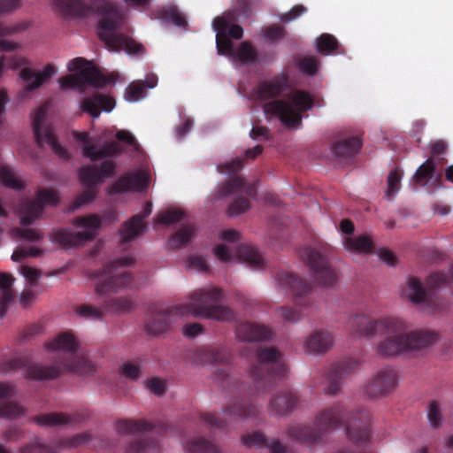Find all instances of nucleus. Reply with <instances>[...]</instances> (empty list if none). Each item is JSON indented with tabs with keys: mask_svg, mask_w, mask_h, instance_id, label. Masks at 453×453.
I'll return each instance as SVG.
<instances>
[{
	"mask_svg": "<svg viewBox=\"0 0 453 453\" xmlns=\"http://www.w3.org/2000/svg\"><path fill=\"white\" fill-rule=\"evenodd\" d=\"M349 322L357 337L379 335L376 350L385 357L420 349L436 339L432 333L410 329L404 320L396 317L372 319L361 314L352 317Z\"/></svg>",
	"mask_w": 453,
	"mask_h": 453,
	"instance_id": "nucleus-1",
	"label": "nucleus"
},
{
	"mask_svg": "<svg viewBox=\"0 0 453 453\" xmlns=\"http://www.w3.org/2000/svg\"><path fill=\"white\" fill-rule=\"evenodd\" d=\"M55 4L66 15L86 16L91 13L101 16L97 34L110 50H124L133 56L143 54V46L128 35L124 17L110 0H91L89 4H86L84 0H56Z\"/></svg>",
	"mask_w": 453,
	"mask_h": 453,
	"instance_id": "nucleus-2",
	"label": "nucleus"
},
{
	"mask_svg": "<svg viewBox=\"0 0 453 453\" xmlns=\"http://www.w3.org/2000/svg\"><path fill=\"white\" fill-rule=\"evenodd\" d=\"M221 298V292L215 287H206L194 291L186 301L171 309L160 308L153 313L147 323L150 334L159 335L167 332L171 325L181 317L191 315L196 318L229 320L231 311L215 303Z\"/></svg>",
	"mask_w": 453,
	"mask_h": 453,
	"instance_id": "nucleus-3",
	"label": "nucleus"
},
{
	"mask_svg": "<svg viewBox=\"0 0 453 453\" xmlns=\"http://www.w3.org/2000/svg\"><path fill=\"white\" fill-rule=\"evenodd\" d=\"M73 137L82 143V154L91 160H104L100 170L91 166H84L81 169L80 180L85 187L84 192L75 200L72 210H75L83 204L92 202L96 194V187L105 178L111 177L115 171V164L111 157L120 153L121 149L119 142L105 144L103 148L96 147L98 139L91 138L88 133H74Z\"/></svg>",
	"mask_w": 453,
	"mask_h": 453,
	"instance_id": "nucleus-4",
	"label": "nucleus"
},
{
	"mask_svg": "<svg viewBox=\"0 0 453 453\" xmlns=\"http://www.w3.org/2000/svg\"><path fill=\"white\" fill-rule=\"evenodd\" d=\"M242 14H246L245 8L226 12L212 21L218 53L228 58L235 65L252 64L257 57L255 50L249 42L236 43L231 40L242 37V27L234 23L235 18Z\"/></svg>",
	"mask_w": 453,
	"mask_h": 453,
	"instance_id": "nucleus-5",
	"label": "nucleus"
},
{
	"mask_svg": "<svg viewBox=\"0 0 453 453\" xmlns=\"http://www.w3.org/2000/svg\"><path fill=\"white\" fill-rule=\"evenodd\" d=\"M50 352H56L58 363L55 366L32 365L27 369V377L33 380H51L64 371H80L84 362L83 355L79 351L78 344L73 336L63 333L47 344Z\"/></svg>",
	"mask_w": 453,
	"mask_h": 453,
	"instance_id": "nucleus-6",
	"label": "nucleus"
},
{
	"mask_svg": "<svg viewBox=\"0 0 453 453\" xmlns=\"http://www.w3.org/2000/svg\"><path fill=\"white\" fill-rule=\"evenodd\" d=\"M311 96L301 90L288 94L283 100H274L262 105L265 115L276 116L288 127H296L302 121L303 113L312 109Z\"/></svg>",
	"mask_w": 453,
	"mask_h": 453,
	"instance_id": "nucleus-7",
	"label": "nucleus"
},
{
	"mask_svg": "<svg viewBox=\"0 0 453 453\" xmlns=\"http://www.w3.org/2000/svg\"><path fill=\"white\" fill-rule=\"evenodd\" d=\"M219 238L226 243L215 246V257L224 263L241 262L254 270L262 269L265 260L255 249L248 245H234L239 240V234L232 229L224 230Z\"/></svg>",
	"mask_w": 453,
	"mask_h": 453,
	"instance_id": "nucleus-8",
	"label": "nucleus"
},
{
	"mask_svg": "<svg viewBox=\"0 0 453 453\" xmlns=\"http://www.w3.org/2000/svg\"><path fill=\"white\" fill-rule=\"evenodd\" d=\"M132 263L130 258H122L118 262H111L101 270L89 274L95 294L99 298H106L126 289L131 283L130 275L122 268Z\"/></svg>",
	"mask_w": 453,
	"mask_h": 453,
	"instance_id": "nucleus-9",
	"label": "nucleus"
},
{
	"mask_svg": "<svg viewBox=\"0 0 453 453\" xmlns=\"http://www.w3.org/2000/svg\"><path fill=\"white\" fill-rule=\"evenodd\" d=\"M116 220L118 216L115 213H110L103 218L96 214L77 218L73 221L75 230L58 229L52 232L50 239L53 242L63 246L79 245L93 239L105 222L111 223Z\"/></svg>",
	"mask_w": 453,
	"mask_h": 453,
	"instance_id": "nucleus-10",
	"label": "nucleus"
},
{
	"mask_svg": "<svg viewBox=\"0 0 453 453\" xmlns=\"http://www.w3.org/2000/svg\"><path fill=\"white\" fill-rule=\"evenodd\" d=\"M67 69L75 73L58 79L59 87L62 89L73 88L83 93L86 86L100 88L110 82V80L104 77L90 62L83 58H76L69 61Z\"/></svg>",
	"mask_w": 453,
	"mask_h": 453,
	"instance_id": "nucleus-11",
	"label": "nucleus"
},
{
	"mask_svg": "<svg viewBox=\"0 0 453 453\" xmlns=\"http://www.w3.org/2000/svg\"><path fill=\"white\" fill-rule=\"evenodd\" d=\"M342 418L340 410L326 411L317 418L314 430L296 426L289 429V435L297 441L310 444L319 440L324 433L336 428L341 424Z\"/></svg>",
	"mask_w": 453,
	"mask_h": 453,
	"instance_id": "nucleus-12",
	"label": "nucleus"
},
{
	"mask_svg": "<svg viewBox=\"0 0 453 453\" xmlns=\"http://www.w3.org/2000/svg\"><path fill=\"white\" fill-rule=\"evenodd\" d=\"M50 108L49 104L39 107L32 115V127L35 137L39 145L47 144L61 157H67L66 150L62 147L55 138L50 127L46 123V114Z\"/></svg>",
	"mask_w": 453,
	"mask_h": 453,
	"instance_id": "nucleus-13",
	"label": "nucleus"
},
{
	"mask_svg": "<svg viewBox=\"0 0 453 453\" xmlns=\"http://www.w3.org/2000/svg\"><path fill=\"white\" fill-rule=\"evenodd\" d=\"M156 222L166 226L175 222H182L181 227L169 240V245L172 248H181L191 242L194 235V227L187 223L186 214L181 210L166 211L157 218Z\"/></svg>",
	"mask_w": 453,
	"mask_h": 453,
	"instance_id": "nucleus-14",
	"label": "nucleus"
},
{
	"mask_svg": "<svg viewBox=\"0 0 453 453\" xmlns=\"http://www.w3.org/2000/svg\"><path fill=\"white\" fill-rule=\"evenodd\" d=\"M59 201L58 194L51 189L41 190L35 201L23 203L18 214L22 225L31 224L37 219L45 206L56 205Z\"/></svg>",
	"mask_w": 453,
	"mask_h": 453,
	"instance_id": "nucleus-15",
	"label": "nucleus"
},
{
	"mask_svg": "<svg viewBox=\"0 0 453 453\" xmlns=\"http://www.w3.org/2000/svg\"><path fill=\"white\" fill-rule=\"evenodd\" d=\"M301 257L310 265L314 279L319 284L331 286L334 283L337 279L335 273L317 250L311 248H304L301 251Z\"/></svg>",
	"mask_w": 453,
	"mask_h": 453,
	"instance_id": "nucleus-16",
	"label": "nucleus"
},
{
	"mask_svg": "<svg viewBox=\"0 0 453 453\" xmlns=\"http://www.w3.org/2000/svg\"><path fill=\"white\" fill-rule=\"evenodd\" d=\"M283 372L280 353L274 349H266L257 354V361L251 365L250 375L257 380L264 373L272 372L273 376H280Z\"/></svg>",
	"mask_w": 453,
	"mask_h": 453,
	"instance_id": "nucleus-17",
	"label": "nucleus"
},
{
	"mask_svg": "<svg viewBox=\"0 0 453 453\" xmlns=\"http://www.w3.org/2000/svg\"><path fill=\"white\" fill-rule=\"evenodd\" d=\"M149 173L146 168H140L129 174L123 176L115 185L108 190L109 194H116L127 191H144L147 188Z\"/></svg>",
	"mask_w": 453,
	"mask_h": 453,
	"instance_id": "nucleus-18",
	"label": "nucleus"
},
{
	"mask_svg": "<svg viewBox=\"0 0 453 453\" xmlns=\"http://www.w3.org/2000/svg\"><path fill=\"white\" fill-rule=\"evenodd\" d=\"M14 394L12 385L0 382V418H15L25 413V409L19 403L9 401Z\"/></svg>",
	"mask_w": 453,
	"mask_h": 453,
	"instance_id": "nucleus-19",
	"label": "nucleus"
},
{
	"mask_svg": "<svg viewBox=\"0 0 453 453\" xmlns=\"http://www.w3.org/2000/svg\"><path fill=\"white\" fill-rule=\"evenodd\" d=\"M152 204L147 203L142 211L134 216L130 220L127 221L120 229V239L123 242H127L137 237L145 230L143 220L151 213Z\"/></svg>",
	"mask_w": 453,
	"mask_h": 453,
	"instance_id": "nucleus-20",
	"label": "nucleus"
},
{
	"mask_svg": "<svg viewBox=\"0 0 453 453\" xmlns=\"http://www.w3.org/2000/svg\"><path fill=\"white\" fill-rule=\"evenodd\" d=\"M81 109L91 115L94 119L100 116L101 111H111L115 107V101L112 97L97 93L92 97L84 98L80 104Z\"/></svg>",
	"mask_w": 453,
	"mask_h": 453,
	"instance_id": "nucleus-21",
	"label": "nucleus"
},
{
	"mask_svg": "<svg viewBox=\"0 0 453 453\" xmlns=\"http://www.w3.org/2000/svg\"><path fill=\"white\" fill-rule=\"evenodd\" d=\"M56 73L54 65H47L42 70L25 68L21 70L19 75L26 83L25 89L28 91L38 88Z\"/></svg>",
	"mask_w": 453,
	"mask_h": 453,
	"instance_id": "nucleus-22",
	"label": "nucleus"
},
{
	"mask_svg": "<svg viewBox=\"0 0 453 453\" xmlns=\"http://www.w3.org/2000/svg\"><path fill=\"white\" fill-rule=\"evenodd\" d=\"M287 86V78L283 74L265 80L259 84L254 98L259 100L273 98L284 91Z\"/></svg>",
	"mask_w": 453,
	"mask_h": 453,
	"instance_id": "nucleus-23",
	"label": "nucleus"
},
{
	"mask_svg": "<svg viewBox=\"0 0 453 453\" xmlns=\"http://www.w3.org/2000/svg\"><path fill=\"white\" fill-rule=\"evenodd\" d=\"M229 359V352L225 348L204 347L195 351L193 362L197 365L212 363L223 364Z\"/></svg>",
	"mask_w": 453,
	"mask_h": 453,
	"instance_id": "nucleus-24",
	"label": "nucleus"
},
{
	"mask_svg": "<svg viewBox=\"0 0 453 453\" xmlns=\"http://www.w3.org/2000/svg\"><path fill=\"white\" fill-rule=\"evenodd\" d=\"M413 180L426 188L428 192H433L440 187L439 175L435 173L432 159H427L418 168Z\"/></svg>",
	"mask_w": 453,
	"mask_h": 453,
	"instance_id": "nucleus-25",
	"label": "nucleus"
},
{
	"mask_svg": "<svg viewBox=\"0 0 453 453\" xmlns=\"http://www.w3.org/2000/svg\"><path fill=\"white\" fill-rule=\"evenodd\" d=\"M334 345V338L327 332H314L303 342V350L308 354H319L327 351Z\"/></svg>",
	"mask_w": 453,
	"mask_h": 453,
	"instance_id": "nucleus-26",
	"label": "nucleus"
},
{
	"mask_svg": "<svg viewBox=\"0 0 453 453\" xmlns=\"http://www.w3.org/2000/svg\"><path fill=\"white\" fill-rule=\"evenodd\" d=\"M397 383V375L391 368H382L375 374L370 387L374 395H384Z\"/></svg>",
	"mask_w": 453,
	"mask_h": 453,
	"instance_id": "nucleus-27",
	"label": "nucleus"
},
{
	"mask_svg": "<svg viewBox=\"0 0 453 453\" xmlns=\"http://www.w3.org/2000/svg\"><path fill=\"white\" fill-rule=\"evenodd\" d=\"M241 442L247 448L259 449L266 446L271 453H288L284 447L276 440L267 444L265 437L258 432L247 433L241 436Z\"/></svg>",
	"mask_w": 453,
	"mask_h": 453,
	"instance_id": "nucleus-28",
	"label": "nucleus"
},
{
	"mask_svg": "<svg viewBox=\"0 0 453 453\" xmlns=\"http://www.w3.org/2000/svg\"><path fill=\"white\" fill-rule=\"evenodd\" d=\"M271 332L264 327L252 324H244L238 327L236 336L240 341L253 342L269 338Z\"/></svg>",
	"mask_w": 453,
	"mask_h": 453,
	"instance_id": "nucleus-29",
	"label": "nucleus"
},
{
	"mask_svg": "<svg viewBox=\"0 0 453 453\" xmlns=\"http://www.w3.org/2000/svg\"><path fill=\"white\" fill-rule=\"evenodd\" d=\"M14 278L7 273H0V316L3 317L12 303L14 294L12 287Z\"/></svg>",
	"mask_w": 453,
	"mask_h": 453,
	"instance_id": "nucleus-30",
	"label": "nucleus"
},
{
	"mask_svg": "<svg viewBox=\"0 0 453 453\" xmlns=\"http://www.w3.org/2000/svg\"><path fill=\"white\" fill-rule=\"evenodd\" d=\"M185 453H220V449L202 437L188 439L183 443Z\"/></svg>",
	"mask_w": 453,
	"mask_h": 453,
	"instance_id": "nucleus-31",
	"label": "nucleus"
},
{
	"mask_svg": "<svg viewBox=\"0 0 453 453\" xmlns=\"http://www.w3.org/2000/svg\"><path fill=\"white\" fill-rule=\"evenodd\" d=\"M344 249L352 253L366 254L373 249V243L367 235L347 237L343 241Z\"/></svg>",
	"mask_w": 453,
	"mask_h": 453,
	"instance_id": "nucleus-32",
	"label": "nucleus"
},
{
	"mask_svg": "<svg viewBox=\"0 0 453 453\" xmlns=\"http://www.w3.org/2000/svg\"><path fill=\"white\" fill-rule=\"evenodd\" d=\"M295 399L290 393L275 395L270 402V411L275 415H282L292 410Z\"/></svg>",
	"mask_w": 453,
	"mask_h": 453,
	"instance_id": "nucleus-33",
	"label": "nucleus"
},
{
	"mask_svg": "<svg viewBox=\"0 0 453 453\" xmlns=\"http://www.w3.org/2000/svg\"><path fill=\"white\" fill-rule=\"evenodd\" d=\"M402 296L415 303H420L425 300L426 291L416 279L411 278L403 288Z\"/></svg>",
	"mask_w": 453,
	"mask_h": 453,
	"instance_id": "nucleus-34",
	"label": "nucleus"
},
{
	"mask_svg": "<svg viewBox=\"0 0 453 453\" xmlns=\"http://www.w3.org/2000/svg\"><path fill=\"white\" fill-rule=\"evenodd\" d=\"M225 415L230 421H242L253 416V409L241 403H236L225 410Z\"/></svg>",
	"mask_w": 453,
	"mask_h": 453,
	"instance_id": "nucleus-35",
	"label": "nucleus"
},
{
	"mask_svg": "<svg viewBox=\"0 0 453 453\" xmlns=\"http://www.w3.org/2000/svg\"><path fill=\"white\" fill-rule=\"evenodd\" d=\"M0 181L5 187L14 189H19L24 187V180L21 176L7 165H0Z\"/></svg>",
	"mask_w": 453,
	"mask_h": 453,
	"instance_id": "nucleus-36",
	"label": "nucleus"
},
{
	"mask_svg": "<svg viewBox=\"0 0 453 453\" xmlns=\"http://www.w3.org/2000/svg\"><path fill=\"white\" fill-rule=\"evenodd\" d=\"M235 190H244L247 195L250 196H252L251 187H245L242 180L234 179L231 182L226 183L222 188H220L215 195V197L211 198V200L214 202L221 197H225L232 194Z\"/></svg>",
	"mask_w": 453,
	"mask_h": 453,
	"instance_id": "nucleus-37",
	"label": "nucleus"
},
{
	"mask_svg": "<svg viewBox=\"0 0 453 453\" xmlns=\"http://www.w3.org/2000/svg\"><path fill=\"white\" fill-rule=\"evenodd\" d=\"M134 306L132 299L128 297H119L111 299L104 304L105 311L122 313L130 311Z\"/></svg>",
	"mask_w": 453,
	"mask_h": 453,
	"instance_id": "nucleus-38",
	"label": "nucleus"
},
{
	"mask_svg": "<svg viewBox=\"0 0 453 453\" xmlns=\"http://www.w3.org/2000/svg\"><path fill=\"white\" fill-rule=\"evenodd\" d=\"M158 18L172 22L177 27H185L187 26V19L185 15L179 12L177 7L173 5H168L165 7L163 10V13L160 14Z\"/></svg>",
	"mask_w": 453,
	"mask_h": 453,
	"instance_id": "nucleus-39",
	"label": "nucleus"
},
{
	"mask_svg": "<svg viewBox=\"0 0 453 453\" xmlns=\"http://www.w3.org/2000/svg\"><path fill=\"white\" fill-rule=\"evenodd\" d=\"M12 239L23 240L30 242H37L42 239V233L35 228H15L9 232Z\"/></svg>",
	"mask_w": 453,
	"mask_h": 453,
	"instance_id": "nucleus-40",
	"label": "nucleus"
},
{
	"mask_svg": "<svg viewBox=\"0 0 453 453\" xmlns=\"http://www.w3.org/2000/svg\"><path fill=\"white\" fill-rule=\"evenodd\" d=\"M127 453H157V446L142 438L134 439L126 449Z\"/></svg>",
	"mask_w": 453,
	"mask_h": 453,
	"instance_id": "nucleus-41",
	"label": "nucleus"
},
{
	"mask_svg": "<svg viewBox=\"0 0 453 453\" xmlns=\"http://www.w3.org/2000/svg\"><path fill=\"white\" fill-rule=\"evenodd\" d=\"M338 42L332 35L323 34L317 39V50L324 55L334 54Z\"/></svg>",
	"mask_w": 453,
	"mask_h": 453,
	"instance_id": "nucleus-42",
	"label": "nucleus"
},
{
	"mask_svg": "<svg viewBox=\"0 0 453 453\" xmlns=\"http://www.w3.org/2000/svg\"><path fill=\"white\" fill-rule=\"evenodd\" d=\"M75 312L82 319L96 320L100 319L106 311L104 306L103 308H97L91 304H81L76 308Z\"/></svg>",
	"mask_w": 453,
	"mask_h": 453,
	"instance_id": "nucleus-43",
	"label": "nucleus"
},
{
	"mask_svg": "<svg viewBox=\"0 0 453 453\" xmlns=\"http://www.w3.org/2000/svg\"><path fill=\"white\" fill-rule=\"evenodd\" d=\"M36 422L41 426H51L68 424L71 418L64 413H50L38 417Z\"/></svg>",
	"mask_w": 453,
	"mask_h": 453,
	"instance_id": "nucleus-44",
	"label": "nucleus"
},
{
	"mask_svg": "<svg viewBox=\"0 0 453 453\" xmlns=\"http://www.w3.org/2000/svg\"><path fill=\"white\" fill-rule=\"evenodd\" d=\"M145 96V88L140 81L130 83L124 95L125 99L129 103H136Z\"/></svg>",
	"mask_w": 453,
	"mask_h": 453,
	"instance_id": "nucleus-45",
	"label": "nucleus"
},
{
	"mask_svg": "<svg viewBox=\"0 0 453 453\" xmlns=\"http://www.w3.org/2000/svg\"><path fill=\"white\" fill-rule=\"evenodd\" d=\"M361 148V141L357 137L350 138L335 145V156H341L343 153L352 154L357 152Z\"/></svg>",
	"mask_w": 453,
	"mask_h": 453,
	"instance_id": "nucleus-46",
	"label": "nucleus"
},
{
	"mask_svg": "<svg viewBox=\"0 0 453 453\" xmlns=\"http://www.w3.org/2000/svg\"><path fill=\"white\" fill-rule=\"evenodd\" d=\"M402 172L399 169H393L389 172L388 176V188L386 190V196L388 197L395 196L401 187Z\"/></svg>",
	"mask_w": 453,
	"mask_h": 453,
	"instance_id": "nucleus-47",
	"label": "nucleus"
},
{
	"mask_svg": "<svg viewBox=\"0 0 453 453\" xmlns=\"http://www.w3.org/2000/svg\"><path fill=\"white\" fill-rule=\"evenodd\" d=\"M119 374L129 380H137L142 376L141 367L138 363L127 361L122 364L119 369Z\"/></svg>",
	"mask_w": 453,
	"mask_h": 453,
	"instance_id": "nucleus-48",
	"label": "nucleus"
},
{
	"mask_svg": "<svg viewBox=\"0 0 453 453\" xmlns=\"http://www.w3.org/2000/svg\"><path fill=\"white\" fill-rule=\"evenodd\" d=\"M149 429V425L143 421H121L119 425V431L123 434H134Z\"/></svg>",
	"mask_w": 453,
	"mask_h": 453,
	"instance_id": "nucleus-49",
	"label": "nucleus"
},
{
	"mask_svg": "<svg viewBox=\"0 0 453 453\" xmlns=\"http://www.w3.org/2000/svg\"><path fill=\"white\" fill-rule=\"evenodd\" d=\"M453 281V268L448 273H436L429 277L427 285L429 288H436Z\"/></svg>",
	"mask_w": 453,
	"mask_h": 453,
	"instance_id": "nucleus-50",
	"label": "nucleus"
},
{
	"mask_svg": "<svg viewBox=\"0 0 453 453\" xmlns=\"http://www.w3.org/2000/svg\"><path fill=\"white\" fill-rule=\"evenodd\" d=\"M188 270L195 272H205L208 269V265L203 257L198 255H190L184 264Z\"/></svg>",
	"mask_w": 453,
	"mask_h": 453,
	"instance_id": "nucleus-51",
	"label": "nucleus"
},
{
	"mask_svg": "<svg viewBox=\"0 0 453 453\" xmlns=\"http://www.w3.org/2000/svg\"><path fill=\"white\" fill-rule=\"evenodd\" d=\"M427 419L430 426L434 428H438L442 425V415L439 406L435 403H431L428 406Z\"/></svg>",
	"mask_w": 453,
	"mask_h": 453,
	"instance_id": "nucleus-52",
	"label": "nucleus"
},
{
	"mask_svg": "<svg viewBox=\"0 0 453 453\" xmlns=\"http://www.w3.org/2000/svg\"><path fill=\"white\" fill-rule=\"evenodd\" d=\"M202 420L207 427L212 430L226 429V422L216 414L207 413L202 417Z\"/></svg>",
	"mask_w": 453,
	"mask_h": 453,
	"instance_id": "nucleus-53",
	"label": "nucleus"
},
{
	"mask_svg": "<svg viewBox=\"0 0 453 453\" xmlns=\"http://www.w3.org/2000/svg\"><path fill=\"white\" fill-rule=\"evenodd\" d=\"M297 66L301 72L308 75H314L318 69V63L313 57L301 58L297 63Z\"/></svg>",
	"mask_w": 453,
	"mask_h": 453,
	"instance_id": "nucleus-54",
	"label": "nucleus"
},
{
	"mask_svg": "<svg viewBox=\"0 0 453 453\" xmlns=\"http://www.w3.org/2000/svg\"><path fill=\"white\" fill-rule=\"evenodd\" d=\"M42 250L38 246H32L28 249H18L12 253V259L14 262H19L20 260H22L25 257H37L40 254H42Z\"/></svg>",
	"mask_w": 453,
	"mask_h": 453,
	"instance_id": "nucleus-55",
	"label": "nucleus"
},
{
	"mask_svg": "<svg viewBox=\"0 0 453 453\" xmlns=\"http://www.w3.org/2000/svg\"><path fill=\"white\" fill-rule=\"evenodd\" d=\"M116 137L120 142H123L127 145V149L130 150H138V144L134 137V135L125 130H120L116 134Z\"/></svg>",
	"mask_w": 453,
	"mask_h": 453,
	"instance_id": "nucleus-56",
	"label": "nucleus"
},
{
	"mask_svg": "<svg viewBox=\"0 0 453 453\" xmlns=\"http://www.w3.org/2000/svg\"><path fill=\"white\" fill-rule=\"evenodd\" d=\"M279 280L280 284H281L283 288H288L296 292H298L299 288L303 286V283L299 279L289 274L282 275Z\"/></svg>",
	"mask_w": 453,
	"mask_h": 453,
	"instance_id": "nucleus-57",
	"label": "nucleus"
},
{
	"mask_svg": "<svg viewBox=\"0 0 453 453\" xmlns=\"http://www.w3.org/2000/svg\"><path fill=\"white\" fill-rule=\"evenodd\" d=\"M250 205L246 199H237L228 209L230 216H238L250 209Z\"/></svg>",
	"mask_w": 453,
	"mask_h": 453,
	"instance_id": "nucleus-58",
	"label": "nucleus"
},
{
	"mask_svg": "<svg viewBox=\"0 0 453 453\" xmlns=\"http://www.w3.org/2000/svg\"><path fill=\"white\" fill-rule=\"evenodd\" d=\"M307 9L303 5L294 6L288 12L281 14L279 19L282 22H290L296 19L302 14L306 12Z\"/></svg>",
	"mask_w": 453,
	"mask_h": 453,
	"instance_id": "nucleus-59",
	"label": "nucleus"
},
{
	"mask_svg": "<svg viewBox=\"0 0 453 453\" xmlns=\"http://www.w3.org/2000/svg\"><path fill=\"white\" fill-rule=\"evenodd\" d=\"M284 35V30L277 26H271L266 28L264 34L265 41L274 42L281 39Z\"/></svg>",
	"mask_w": 453,
	"mask_h": 453,
	"instance_id": "nucleus-60",
	"label": "nucleus"
},
{
	"mask_svg": "<svg viewBox=\"0 0 453 453\" xmlns=\"http://www.w3.org/2000/svg\"><path fill=\"white\" fill-rule=\"evenodd\" d=\"M145 387L153 394L161 395L165 392V382L157 378L145 381Z\"/></svg>",
	"mask_w": 453,
	"mask_h": 453,
	"instance_id": "nucleus-61",
	"label": "nucleus"
},
{
	"mask_svg": "<svg viewBox=\"0 0 453 453\" xmlns=\"http://www.w3.org/2000/svg\"><path fill=\"white\" fill-rule=\"evenodd\" d=\"M242 163L240 159H234L230 162H227L224 165H220L218 166V170L219 173L223 174H231L242 168Z\"/></svg>",
	"mask_w": 453,
	"mask_h": 453,
	"instance_id": "nucleus-62",
	"label": "nucleus"
},
{
	"mask_svg": "<svg viewBox=\"0 0 453 453\" xmlns=\"http://www.w3.org/2000/svg\"><path fill=\"white\" fill-rule=\"evenodd\" d=\"M20 273L23 275V277L30 282V284H33L40 278V273L37 269L23 265L20 268Z\"/></svg>",
	"mask_w": 453,
	"mask_h": 453,
	"instance_id": "nucleus-63",
	"label": "nucleus"
},
{
	"mask_svg": "<svg viewBox=\"0 0 453 453\" xmlns=\"http://www.w3.org/2000/svg\"><path fill=\"white\" fill-rule=\"evenodd\" d=\"M202 332H203V328H202L201 325H199L197 323L188 324L185 326H183V328H182V334L186 337L193 338V337H196V336L201 334Z\"/></svg>",
	"mask_w": 453,
	"mask_h": 453,
	"instance_id": "nucleus-64",
	"label": "nucleus"
}]
</instances>
